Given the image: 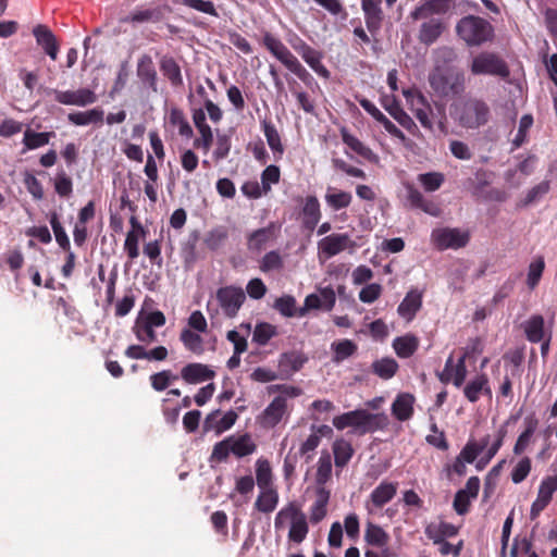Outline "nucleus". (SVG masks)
I'll return each instance as SVG.
<instances>
[{"label": "nucleus", "mask_w": 557, "mask_h": 557, "mask_svg": "<svg viewBox=\"0 0 557 557\" xmlns=\"http://www.w3.org/2000/svg\"><path fill=\"white\" fill-rule=\"evenodd\" d=\"M332 423L338 431L349 429L351 433L363 435L386 429L389 419L384 412L357 409L334 417Z\"/></svg>", "instance_id": "f257e3e1"}, {"label": "nucleus", "mask_w": 557, "mask_h": 557, "mask_svg": "<svg viewBox=\"0 0 557 557\" xmlns=\"http://www.w3.org/2000/svg\"><path fill=\"white\" fill-rule=\"evenodd\" d=\"M478 354L475 346L454 350L441 374L442 383H465L475 369Z\"/></svg>", "instance_id": "f03ea898"}, {"label": "nucleus", "mask_w": 557, "mask_h": 557, "mask_svg": "<svg viewBox=\"0 0 557 557\" xmlns=\"http://www.w3.org/2000/svg\"><path fill=\"white\" fill-rule=\"evenodd\" d=\"M274 528L276 531L288 528V540L297 544L304 542L309 532L307 517L296 502L286 504L277 511Z\"/></svg>", "instance_id": "7ed1b4c3"}, {"label": "nucleus", "mask_w": 557, "mask_h": 557, "mask_svg": "<svg viewBox=\"0 0 557 557\" xmlns=\"http://www.w3.org/2000/svg\"><path fill=\"white\" fill-rule=\"evenodd\" d=\"M509 421L500 424L492 434L481 440L470 438L465 446H472L474 450L475 469L482 471L495 457L508 433Z\"/></svg>", "instance_id": "20e7f679"}, {"label": "nucleus", "mask_w": 557, "mask_h": 557, "mask_svg": "<svg viewBox=\"0 0 557 557\" xmlns=\"http://www.w3.org/2000/svg\"><path fill=\"white\" fill-rule=\"evenodd\" d=\"M456 32L471 47L481 46L494 37L492 24L485 18L474 15L462 17L456 26Z\"/></svg>", "instance_id": "39448f33"}, {"label": "nucleus", "mask_w": 557, "mask_h": 557, "mask_svg": "<svg viewBox=\"0 0 557 557\" xmlns=\"http://www.w3.org/2000/svg\"><path fill=\"white\" fill-rule=\"evenodd\" d=\"M214 377L215 371L210 366L193 362L185 366L180 375L170 370L156 373L151 376V383H171L180 379L186 383H202L212 381Z\"/></svg>", "instance_id": "423d86ee"}, {"label": "nucleus", "mask_w": 557, "mask_h": 557, "mask_svg": "<svg viewBox=\"0 0 557 557\" xmlns=\"http://www.w3.org/2000/svg\"><path fill=\"white\" fill-rule=\"evenodd\" d=\"M453 115L461 126L476 128L487 122L490 109L480 99H468L455 107Z\"/></svg>", "instance_id": "0eeeda50"}, {"label": "nucleus", "mask_w": 557, "mask_h": 557, "mask_svg": "<svg viewBox=\"0 0 557 557\" xmlns=\"http://www.w3.org/2000/svg\"><path fill=\"white\" fill-rule=\"evenodd\" d=\"M257 446L249 434L230 436L214 445L212 458L216 461L225 460L230 454L238 458L255 453Z\"/></svg>", "instance_id": "6e6552de"}, {"label": "nucleus", "mask_w": 557, "mask_h": 557, "mask_svg": "<svg viewBox=\"0 0 557 557\" xmlns=\"http://www.w3.org/2000/svg\"><path fill=\"white\" fill-rule=\"evenodd\" d=\"M431 87L442 96H457L465 90V74L458 70L436 69L429 78Z\"/></svg>", "instance_id": "1a4fd4ad"}, {"label": "nucleus", "mask_w": 557, "mask_h": 557, "mask_svg": "<svg viewBox=\"0 0 557 557\" xmlns=\"http://www.w3.org/2000/svg\"><path fill=\"white\" fill-rule=\"evenodd\" d=\"M470 71L473 75H490L506 78L510 71L507 63L496 53L483 51L472 58Z\"/></svg>", "instance_id": "9d476101"}, {"label": "nucleus", "mask_w": 557, "mask_h": 557, "mask_svg": "<svg viewBox=\"0 0 557 557\" xmlns=\"http://www.w3.org/2000/svg\"><path fill=\"white\" fill-rule=\"evenodd\" d=\"M359 245L347 233H333L318 243V257L321 261L327 260L343 251L355 252Z\"/></svg>", "instance_id": "9b49d317"}, {"label": "nucleus", "mask_w": 557, "mask_h": 557, "mask_svg": "<svg viewBox=\"0 0 557 557\" xmlns=\"http://www.w3.org/2000/svg\"><path fill=\"white\" fill-rule=\"evenodd\" d=\"M406 103L414 114L420 124L429 129H433V109L424 97V95L417 88H407L403 90Z\"/></svg>", "instance_id": "f8f14e48"}, {"label": "nucleus", "mask_w": 557, "mask_h": 557, "mask_svg": "<svg viewBox=\"0 0 557 557\" xmlns=\"http://www.w3.org/2000/svg\"><path fill=\"white\" fill-rule=\"evenodd\" d=\"M165 321L163 312L151 311L136 319L133 332L139 342L150 344L157 339L154 327L163 326Z\"/></svg>", "instance_id": "ddd939ff"}, {"label": "nucleus", "mask_w": 557, "mask_h": 557, "mask_svg": "<svg viewBox=\"0 0 557 557\" xmlns=\"http://www.w3.org/2000/svg\"><path fill=\"white\" fill-rule=\"evenodd\" d=\"M469 238V233L460 228L441 227L433 230L431 234L432 243L440 250L462 248Z\"/></svg>", "instance_id": "4468645a"}, {"label": "nucleus", "mask_w": 557, "mask_h": 557, "mask_svg": "<svg viewBox=\"0 0 557 557\" xmlns=\"http://www.w3.org/2000/svg\"><path fill=\"white\" fill-rule=\"evenodd\" d=\"M215 298L224 315L235 318L246 299V295L242 287L228 285L220 287L216 290Z\"/></svg>", "instance_id": "2eb2a0df"}, {"label": "nucleus", "mask_w": 557, "mask_h": 557, "mask_svg": "<svg viewBox=\"0 0 557 557\" xmlns=\"http://www.w3.org/2000/svg\"><path fill=\"white\" fill-rule=\"evenodd\" d=\"M299 394V389L292 387L290 392L284 391L265 408L260 417V423L265 428L275 426L287 411V397H294Z\"/></svg>", "instance_id": "dca6fc26"}, {"label": "nucleus", "mask_w": 557, "mask_h": 557, "mask_svg": "<svg viewBox=\"0 0 557 557\" xmlns=\"http://www.w3.org/2000/svg\"><path fill=\"white\" fill-rule=\"evenodd\" d=\"M555 492H557V473L544 476L539 485L536 498L531 505V519L537 518L550 504Z\"/></svg>", "instance_id": "f3484780"}, {"label": "nucleus", "mask_w": 557, "mask_h": 557, "mask_svg": "<svg viewBox=\"0 0 557 557\" xmlns=\"http://www.w3.org/2000/svg\"><path fill=\"white\" fill-rule=\"evenodd\" d=\"M397 492V483L383 481L370 494L364 507L369 515H374L384 505L389 503Z\"/></svg>", "instance_id": "a211bd4d"}, {"label": "nucleus", "mask_w": 557, "mask_h": 557, "mask_svg": "<svg viewBox=\"0 0 557 557\" xmlns=\"http://www.w3.org/2000/svg\"><path fill=\"white\" fill-rule=\"evenodd\" d=\"M54 99L65 106L85 107L97 101L96 94L88 88L77 90H55Z\"/></svg>", "instance_id": "6ab92c4d"}, {"label": "nucleus", "mask_w": 557, "mask_h": 557, "mask_svg": "<svg viewBox=\"0 0 557 557\" xmlns=\"http://www.w3.org/2000/svg\"><path fill=\"white\" fill-rule=\"evenodd\" d=\"M480 490V479L471 476L468 479L465 488L458 491L454 499V509L458 515H465L469 511L472 499H475Z\"/></svg>", "instance_id": "aec40b11"}, {"label": "nucleus", "mask_w": 557, "mask_h": 557, "mask_svg": "<svg viewBox=\"0 0 557 557\" xmlns=\"http://www.w3.org/2000/svg\"><path fill=\"white\" fill-rule=\"evenodd\" d=\"M451 5V0H421L410 13L413 21L426 20L433 15L446 13Z\"/></svg>", "instance_id": "412c9836"}, {"label": "nucleus", "mask_w": 557, "mask_h": 557, "mask_svg": "<svg viewBox=\"0 0 557 557\" xmlns=\"http://www.w3.org/2000/svg\"><path fill=\"white\" fill-rule=\"evenodd\" d=\"M262 44L286 69L297 59L280 38L269 32L263 34Z\"/></svg>", "instance_id": "4be33fe9"}, {"label": "nucleus", "mask_w": 557, "mask_h": 557, "mask_svg": "<svg viewBox=\"0 0 557 557\" xmlns=\"http://www.w3.org/2000/svg\"><path fill=\"white\" fill-rule=\"evenodd\" d=\"M304 61L321 77L329 78L330 72L322 64V55L319 51L301 41L299 46L294 47Z\"/></svg>", "instance_id": "5701e85b"}, {"label": "nucleus", "mask_w": 557, "mask_h": 557, "mask_svg": "<svg viewBox=\"0 0 557 557\" xmlns=\"http://www.w3.org/2000/svg\"><path fill=\"white\" fill-rule=\"evenodd\" d=\"M423 293L417 288L410 289L397 308L398 314L410 322L422 306Z\"/></svg>", "instance_id": "b1692460"}, {"label": "nucleus", "mask_w": 557, "mask_h": 557, "mask_svg": "<svg viewBox=\"0 0 557 557\" xmlns=\"http://www.w3.org/2000/svg\"><path fill=\"white\" fill-rule=\"evenodd\" d=\"M261 129L274 159L276 161L281 160L284 154L285 147L276 126L271 120L264 119L261 121Z\"/></svg>", "instance_id": "393cba45"}, {"label": "nucleus", "mask_w": 557, "mask_h": 557, "mask_svg": "<svg viewBox=\"0 0 557 557\" xmlns=\"http://www.w3.org/2000/svg\"><path fill=\"white\" fill-rule=\"evenodd\" d=\"M37 44L52 59L57 60L59 44L53 33L46 25H37L33 29Z\"/></svg>", "instance_id": "a878e982"}, {"label": "nucleus", "mask_w": 557, "mask_h": 557, "mask_svg": "<svg viewBox=\"0 0 557 557\" xmlns=\"http://www.w3.org/2000/svg\"><path fill=\"white\" fill-rule=\"evenodd\" d=\"M321 219L320 202L315 196H307L301 210L302 225L308 231H313Z\"/></svg>", "instance_id": "bb28decb"}, {"label": "nucleus", "mask_w": 557, "mask_h": 557, "mask_svg": "<svg viewBox=\"0 0 557 557\" xmlns=\"http://www.w3.org/2000/svg\"><path fill=\"white\" fill-rule=\"evenodd\" d=\"M445 29V24L442 18L433 17L421 24L419 30V40L424 45H432L435 42Z\"/></svg>", "instance_id": "cd10ccee"}, {"label": "nucleus", "mask_w": 557, "mask_h": 557, "mask_svg": "<svg viewBox=\"0 0 557 557\" xmlns=\"http://www.w3.org/2000/svg\"><path fill=\"white\" fill-rule=\"evenodd\" d=\"M364 542L376 548H384L389 543V534L381 525L368 520L364 525Z\"/></svg>", "instance_id": "c85d7f7f"}, {"label": "nucleus", "mask_w": 557, "mask_h": 557, "mask_svg": "<svg viewBox=\"0 0 557 557\" xmlns=\"http://www.w3.org/2000/svg\"><path fill=\"white\" fill-rule=\"evenodd\" d=\"M280 496L276 486L259 488L255 509L262 513L273 512L278 505Z\"/></svg>", "instance_id": "c756f323"}, {"label": "nucleus", "mask_w": 557, "mask_h": 557, "mask_svg": "<svg viewBox=\"0 0 557 557\" xmlns=\"http://www.w3.org/2000/svg\"><path fill=\"white\" fill-rule=\"evenodd\" d=\"M474 450L472 446H463L460 450L459 455L455 458V460L446 467L448 475L456 474L458 476H462L467 472V465L474 463Z\"/></svg>", "instance_id": "7c9ffc66"}, {"label": "nucleus", "mask_w": 557, "mask_h": 557, "mask_svg": "<svg viewBox=\"0 0 557 557\" xmlns=\"http://www.w3.org/2000/svg\"><path fill=\"white\" fill-rule=\"evenodd\" d=\"M256 483L258 488L274 487V474L270 461L263 457L255 463Z\"/></svg>", "instance_id": "2f4dec72"}, {"label": "nucleus", "mask_w": 557, "mask_h": 557, "mask_svg": "<svg viewBox=\"0 0 557 557\" xmlns=\"http://www.w3.org/2000/svg\"><path fill=\"white\" fill-rule=\"evenodd\" d=\"M377 0H362L361 7L364 12L366 24L369 32L374 33L380 28L382 11Z\"/></svg>", "instance_id": "473e14b6"}, {"label": "nucleus", "mask_w": 557, "mask_h": 557, "mask_svg": "<svg viewBox=\"0 0 557 557\" xmlns=\"http://www.w3.org/2000/svg\"><path fill=\"white\" fill-rule=\"evenodd\" d=\"M537 424H539V422L533 416L525 418L524 430L519 435V437L513 446V453L516 455H521L529 448V446L531 445V443L533 441V434L537 428Z\"/></svg>", "instance_id": "72a5a7b5"}, {"label": "nucleus", "mask_w": 557, "mask_h": 557, "mask_svg": "<svg viewBox=\"0 0 557 557\" xmlns=\"http://www.w3.org/2000/svg\"><path fill=\"white\" fill-rule=\"evenodd\" d=\"M414 398L410 394H400L392 405V412L399 421L409 420L413 413Z\"/></svg>", "instance_id": "f704fd0d"}, {"label": "nucleus", "mask_w": 557, "mask_h": 557, "mask_svg": "<svg viewBox=\"0 0 557 557\" xmlns=\"http://www.w3.org/2000/svg\"><path fill=\"white\" fill-rule=\"evenodd\" d=\"M326 205L333 211H339L350 206L352 196L350 193L334 187H329L324 196Z\"/></svg>", "instance_id": "c9c22d12"}, {"label": "nucleus", "mask_w": 557, "mask_h": 557, "mask_svg": "<svg viewBox=\"0 0 557 557\" xmlns=\"http://www.w3.org/2000/svg\"><path fill=\"white\" fill-rule=\"evenodd\" d=\"M393 347L395 352L400 358H409L411 357L419 347V338L408 333L404 336L396 337L393 342Z\"/></svg>", "instance_id": "e433bc0d"}, {"label": "nucleus", "mask_w": 557, "mask_h": 557, "mask_svg": "<svg viewBox=\"0 0 557 557\" xmlns=\"http://www.w3.org/2000/svg\"><path fill=\"white\" fill-rule=\"evenodd\" d=\"M275 231L273 224L255 231L248 239L249 249L256 251L263 249L270 242L274 240L276 236Z\"/></svg>", "instance_id": "4c0bfd02"}, {"label": "nucleus", "mask_w": 557, "mask_h": 557, "mask_svg": "<svg viewBox=\"0 0 557 557\" xmlns=\"http://www.w3.org/2000/svg\"><path fill=\"white\" fill-rule=\"evenodd\" d=\"M103 115V110L94 108L84 112H72L67 115V119L74 125L86 126L90 124H101Z\"/></svg>", "instance_id": "58836bf2"}, {"label": "nucleus", "mask_w": 557, "mask_h": 557, "mask_svg": "<svg viewBox=\"0 0 557 557\" xmlns=\"http://www.w3.org/2000/svg\"><path fill=\"white\" fill-rule=\"evenodd\" d=\"M330 499V492L325 488L317 491L315 500L310 508V521L319 523L327 513V504Z\"/></svg>", "instance_id": "ea45409f"}, {"label": "nucleus", "mask_w": 557, "mask_h": 557, "mask_svg": "<svg viewBox=\"0 0 557 557\" xmlns=\"http://www.w3.org/2000/svg\"><path fill=\"white\" fill-rule=\"evenodd\" d=\"M527 338L532 343L542 342L545 337L544 318L540 314L532 315L523 325Z\"/></svg>", "instance_id": "a19ab883"}, {"label": "nucleus", "mask_w": 557, "mask_h": 557, "mask_svg": "<svg viewBox=\"0 0 557 557\" xmlns=\"http://www.w3.org/2000/svg\"><path fill=\"white\" fill-rule=\"evenodd\" d=\"M343 143L351 149L356 154L360 156L363 159L372 161L376 158V156L372 152V150L367 147L363 143H361L356 136L351 135L345 128L341 132Z\"/></svg>", "instance_id": "79ce46f5"}, {"label": "nucleus", "mask_w": 557, "mask_h": 557, "mask_svg": "<svg viewBox=\"0 0 557 557\" xmlns=\"http://www.w3.org/2000/svg\"><path fill=\"white\" fill-rule=\"evenodd\" d=\"M53 136V132L37 133L29 128L26 129L23 136L24 151L34 150L48 145Z\"/></svg>", "instance_id": "37998d69"}, {"label": "nucleus", "mask_w": 557, "mask_h": 557, "mask_svg": "<svg viewBox=\"0 0 557 557\" xmlns=\"http://www.w3.org/2000/svg\"><path fill=\"white\" fill-rule=\"evenodd\" d=\"M237 420V413L233 410L227 411L222 417L211 414L207 420V426L214 430L216 434H221L230 430Z\"/></svg>", "instance_id": "c03bdc74"}, {"label": "nucleus", "mask_w": 557, "mask_h": 557, "mask_svg": "<svg viewBox=\"0 0 557 557\" xmlns=\"http://www.w3.org/2000/svg\"><path fill=\"white\" fill-rule=\"evenodd\" d=\"M180 339L183 343L186 350L198 356L203 354V339L199 332H195L190 329H184L180 334Z\"/></svg>", "instance_id": "a18cd8bd"}, {"label": "nucleus", "mask_w": 557, "mask_h": 557, "mask_svg": "<svg viewBox=\"0 0 557 557\" xmlns=\"http://www.w3.org/2000/svg\"><path fill=\"white\" fill-rule=\"evenodd\" d=\"M160 70L173 86L183 85L181 67L173 58H163L160 63Z\"/></svg>", "instance_id": "49530a36"}, {"label": "nucleus", "mask_w": 557, "mask_h": 557, "mask_svg": "<svg viewBox=\"0 0 557 557\" xmlns=\"http://www.w3.org/2000/svg\"><path fill=\"white\" fill-rule=\"evenodd\" d=\"M137 75L144 83L154 87L157 72L151 57L145 54L139 59L137 64Z\"/></svg>", "instance_id": "de8ad7c7"}, {"label": "nucleus", "mask_w": 557, "mask_h": 557, "mask_svg": "<svg viewBox=\"0 0 557 557\" xmlns=\"http://www.w3.org/2000/svg\"><path fill=\"white\" fill-rule=\"evenodd\" d=\"M169 123L178 129V134L184 137L193 136V128L185 119L183 111L178 108H172L169 112Z\"/></svg>", "instance_id": "09e8293b"}, {"label": "nucleus", "mask_w": 557, "mask_h": 557, "mask_svg": "<svg viewBox=\"0 0 557 557\" xmlns=\"http://www.w3.org/2000/svg\"><path fill=\"white\" fill-rule=\"evenodd\" d=\"M333 360L341 362L357 351V345L350 339H341L332 343Z\"/></svg>", "instance_id": "8fccbe9b"}, {"label": "nucleus", "mask_w": 557, "mask_h": 557, "mask_svg": "<svg viewBox=\"0 0 557 557\" xmlns=\"http://www.w3.org/2000/svg\"><path fill=\"white\" fill-rule=\"evenodd\" d=\"M305 362L304 357L298 352L283 354L280 359V369L286 375L298 371Z\"/></svg>", "instance_id": "3c124183"}, {"label": "nucleus", "mask_w": 557, "mask_h": 557, "mask_svg": "<svg viewBox=\"0 0 557 557\" xmlns=\"http://www.w3.org/2000/svg\"><path fill=\"white\" fill-rule=\"evenodd\" d=\"M389 114L410 134L418 135L419 128L412 117L404 111L399 106H394L387 109Z\"/></svg>", "instance_id": "603ef678"}, {"label": "nucleus", "mask_w": 557, "mask_h": 557, "mask_svg": "<svg viewBox=\"0 0 557 557\" xmlns=\"http://www.w3.org/2000/svg\"><path fill=\"white\" fill-rule=\"evenodd\" d=\"M545 262L543 257H536L531 261L528 269L527 284L530 289H534L543 275Z\"/></svg>", "instance_id": "864d4df0"}, {"label": "nucleus", "mask_w": 557, "mask_h": 557, "mask_svg": "<svg viewBox=\"0 0 557 557\" xmlns=\"http://www.w3.org/2000/svg\"><path fill=\"white\" fill-rule=\"evenodd\" d=\"M195 127L199 133V137L195 139L194 147L207 153L213 143V132L208 123L196 125Z\"/></svg>", "instance_id": "5fc2aeb1"}, {"label": "nucleus", "mask_w": 557, "mask_h": 557, "mask_svg": "<svg viewBox=\"0 0 557 557\" xmlns=\"http://www.w3.org/2000/svg\"><path fill=\"white\" fill-rule=\"evenodd\" d=\"M160 20V12L156 9H139L132 12L128 16L123 18L126 23H147L158 22Z\"/></svg>", "instance_id": "6e6d98bb"}, {"label": "nucleus", "mask_w": 557, "mask_h": 557, "mask_svg": "<svg viewBox=\"0 0 557 557\" xmlns=\"http://www.w3.org/2000/svg\"><path fill=\"white\" fill-rule=\"evenodd\" d=\"M273 307L284 317H298L299 308L296 307V299L293 296L285 295L277 298Z\"/></svg>", "instance_id": "4d7b16f0"}, {"label": "nucleus", "mask_w": 557, "mask_h": 557, "mask_svg": "<svg viewBox=\"0 0 557 557\" xmlns=\"http://www.w3.org/2000/svg\"><path fill=\"white\" fill-rule=\"evenodd\" d=\"M277 335L276 326L270 323H259L253 331V342L258 345L264 346L271 338Z\"/></svg>", "instance_id": "13d9d810"}, {"label": "nucleus", "mask_w": 557, "mask_h": 557, "mask_svg": "<svg viewBox=\"0 0 557 557\" xmlns=\"http://www.w3.org/2000/svg\"><path fill=\"white\" fill-rule=\"evenodd\" d=\"M145 236V232H129L124 242V251L128 259L134 261L139 256V240Z\"/></svg>", "instance_id": "bf43d9fd"}, {"label": "nucleus", "mask_w": 557, "mask_h": 557, "mask_svg": "<svg viewBox=\"0 0 557 557\" xmlns=\"http://www.w3.org/2000/svg\"><path fill=\"white\" fill-rule=\"evenodd\" d=\"M284 260L276 250L267 252L260 261V270L264 273L278 271L283 268Z\"/></svg>", "instance_id": "052dcab7"}, {"label": "nucleus", "mask_w": 557, "mask_h": 557, "mask_svg": "<svg viewBox=\"0 0 557 557\" xmlns=\"http://www.w3.org/2000/svg\"><path fill=\"white\" fill-rule=\"evenodd\" d=\"M336 467H344L352 456V447L348 442L337 441L333 447Z\"/></svg>", "instance_id": "680f3d73"}, {"label": "nucleus", "mask_w": 557, "mask_h": 557, "mask_svg": "<svg viewBox=\"0 0 557 557\" xmlns=\"http://www.w3.org/2000/svg\"><path fill=\"white\" fill-rule=\"evenodd\" d=\"M398 368L397 362L391 358H384L373 363L374 372L383 380L391 379Z\"/></svg>", "instance_id": "e2e57ef3"}, {"label": "nucleus", "mask_w": 557, "mask_h": 557, "mask_svg": "<svg viewBox=\"0 0 557 557\" xmlns=\"http://www.w3.org/2000/svg\"><path fill=\"white\" fill-rule=\"evenodd\" d=\"M532 469L531 459L529 457H522L511 470V480L513 483L519 484L523 482L530 474Z\"/></svg>", "instance_id": "0e129e2a"}, {"label": "nucleus", "mask_w": 557, "mask_h": 557, "mask_svg": "<svg viewBox=\"0 0 557 557\" xmlns=\"http://www.w3.org/2000/svg\"><path fill=\"white\" fill-rule=\"evenodd\" d=\"M50 225H51L52 231L54 233L55 240H57L58 245L63 250H69L70 247H71L70 239H69L67 234L65 233V230L61 225V223L59 221V218H58V215L55 213H53L50 216Z\"/></svg>", "instance_id": "69168bd1"}, {"label": "nucleus", "mask_w": 557, "mask_h": 557, "mask_svg": "<svg viewBox=\"0 0 557 557\" xmlns=\"http://www.w3.org/2000/svg\"><path fill=\"white\" fill-rule=\"evenodd\" d=\"M281 172L280 168L276 165H268L262 174H261V184L264 191V195L271 190L272 184H277L280 182Z\"/></svg>", "instance_id": "338daca9"}, {"label": "nucleus", "mask_w": 557, "mask_h": 557, "mask_svg": "<svg viewBox=\"0 0 557 557\" xmlns=\"http://www.w3.org/2000/svg\"><path fill=\"white\" fill-rule=\"evenodd\" d=\"M419 182L426 191H435L442 186L444 175L437 172L420 174Z\"/></svg>", "instance_id": "774afa93"}]
</instances>
